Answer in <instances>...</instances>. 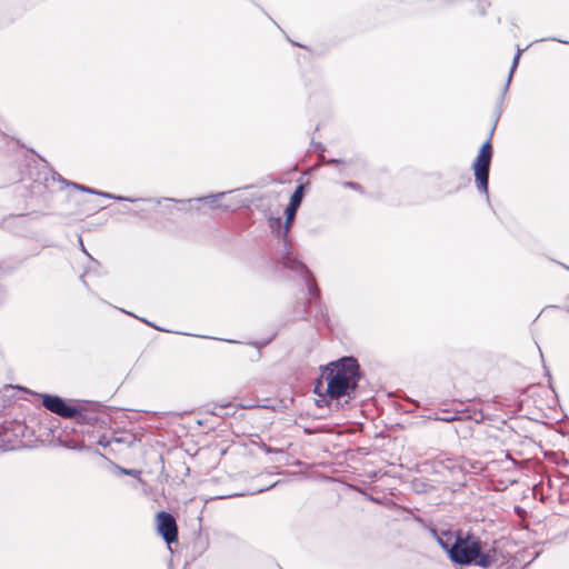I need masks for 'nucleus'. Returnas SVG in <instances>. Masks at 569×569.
<instances>
[{
	"label": "nucleus",
	"instance_id": "a211bd4d",
	"mask_svg": "<svg viewBox=\"0 0 569 569\" xmlns=\"http://www.w3.org/2000/svg\"><path fill=\"white\" fill-rule=\"evenodd\" d=\"M111 442V440H107L106 437H102L100 440H99V445L102 446V447H107L109 446Z\"/></svg>",
	"mask_w": 569,
	"mask_h": 569
},
{
	"label": "nucleus",
	"instance_id": "412c9836",
	"mask_svg": "<svg viewBox=\"0 0 569 569\" xmlns=\"http://www.w3.org/2000/svg\"><path fill=\"white\" fill-rule=\"evenodd\" d=\"M455 419H456V417H449V416H446L445 418H441V420L447 421V422L453 421Z\"/></svg>",
	"mask_w": 569,
	"mask_h": 569
},
{
	"label": "nucleus",
	"instance_id": "aec40b11",
	"mask_svg": "<svg viewBox=\"0 0 569 569\" xmlns=\"http://www.w3.org/2000/svg\"><path fill=\"white\" fill-rule=\"evenodd\" d=\"M111 441H114V442H127V440H126V439H123V438H118V437H113V438L111 439Z\"/></svg>",
	"mask_w": 569,
	"mask_h": 569
},
{
	"label": "nucleus",
	"instance_id": "5701e85b",
	"mask_svg": "<svg viewBox=\"0 0 569 569\" xmlns=\"http://www.w3.org/2000/svg\"><path fill=\"white\" fill-rule=\"evenodd\" d=\"M140 320H141L142 322L147 323V325H148V326H150V327H154V325H152L151 322H149L148 320H146V319H143V318H141Z\"/></svg>",
	"mask_w": 569,
	"mask_h": 569
},
{
	"label": "nucleus",
	"instance_id": "6e6552de",
	"mask_svg": "<svg viewBox=\"0 0 569 569\" xmlns=\"http://www.w3.org/2000/svg\"><path fill=\"white\" fill-rule=\"evenodd\" d=\"M305 191H306V187L302 183L298 184L290 197L289 204L284 209L286 221L283 223V231H282V233L284 236H288V233H289L291 223H292L293 219L296 218L297 211L302 202Z\"/></svg>",
	"mask_w": 569,
	"mask_h": 569
},
{
	"label": "nucleus",
	"instance_id": "2eb2a0df",
	"mask_svg": "<svg viewBox=\"0 0 569 569\" xmlns=\"http://www.w3.org/2000/svg\"><path fill=\"white\" fill-rule=\"evenodd\" d=\"M343 187H345V188L352 189V190H355V191L362 192V187H361V184H359L358 182H355V181H346V182L343 183Z\"/></svg>",
	"mask_w": 569,
	"mask_h": 569
},
{
	"label": "nucleus",
	"instance_id": "6ab92c4d",
	"mask_svg": "<svg viewBox=\"0 0 569 569\" xmlns=\"http://www.w3.org/2000/svg\"><path fill=\"white\" fill-rule=\"evenodd\" d=\"M79 243H80V248H81V251L87 254L89 258H91V256L88 253V251L86 250L84 248V244L82 242V239L79 237Z\"/></svg>",
	"mask_w": 569,
	"mask_h": 569
},
{
	"label": "nucleus",
	"instance_id": "9d476101",
	"mask_svg": "<svg viewBox=\"0 0 569 569\" xmlns=\"http://www.w3.org/2000/svg\"><path fill=\"white\" fill-rule=\"evenodd\" d=\"M520 57H521V50L520 48L518 47L517 48V53L515 54L513 57V60H512V64H511V68H510V72L508 74V78H507V81H506V84L503 86V89H502V93H501V100L503 99L506 92L508 91L509 89V86H510V82H511V79H512V74L516 70V68L518 67L519 64V60H520Z\"/></svg>",
	"mask_w": 569,
	"mask_h": 569
},
{
	"label": "nucleus",
	"instance_id": "f03ea898",
	"mask_svg": "<svg viewBox=\"0 0 569 569\" xmlns=\"http://www.w3.org/2000/svg\"><path fill=\"white\" fill-rule=\"evenodd\" d=\"M486 545L472 533L457 535L450 545L449 558L460 566H477L487 569L497 560L496 549H485Z\"/></svg>",
	"mask_w": 569,
	"mask_h": 569
},
{
	"label": "nucleus",
	"instance_id": "423d86ee",
	"mask_svg": "<svg viewBox=\"0 0 569 569\" xmlns=\"http://www.w3.org/2000/svg\"><path fill=\"white\" fill-rule=\"evenodd\" d=\"M24 426L18 421L7 422L0 426V449H14L18 437L23 435Z\"/></svg>",
	"mask_w": 569,
	"mask_h": 569
},
{
	"label": "nucleus",
	"instance_id": "b1692460",
	"mask_svg": "<svg viewBox=\"0 0 569 569\" xmlns=\"http://www.w3.org/2000/svg\"><path fill=\"white\" fill-rule=\"evenodd\" d=\"M480 13H481V14H485V13H486V8H485V6H481V7H480Z\"/></svg>",
	"mask_w": 569,
	"mask_h": 569
},
{
	"label": "nucleus",
	"instance_id": "ddd939ff",
	"mask_svg": "<svg viewBox=\"0 0 569 569\" xmlns=\"http://www.w3.org/2000/svg\"><path fill=\"white\" fill-rule=\"evenodd\" d=\"M432 532H433L435 537L437 538L438 543L449 555L450 545L452 543L451 536H449L447 539H445L443 537L438 536V533L435 530Z\"/></svg>",
	"mask_w": 569,
	"mask_h": 569
},
{
	"label": "nucleus",
	"instance_id": "7ed1b4c3",
	"mask_svg": "<svg viewBox=\"0 0 569 569\" xmlns=\"http://www.w3.org/2000/svg\"><path fill=\"white\" fill-rule=\"evenodd\" d=\"M492 156V144L490 139H488L481 146L478 156L472 163L476 187L480 193H483L486 196L487 200H489V172Z\"/></svg>",
	"mask_w": 569,
	"mask_h": 569
},
{
	"label": "nucleus",
	"instance_id": "dca6fc26",
	"mask_svg": "<svg viewBox=\"0 0 569 569\" xmlns=\"http://www.w3.org/2000/svg\"><path fill=\"white\" fill-rule=\"evenodd\" d=\"M320 159H321L322 163H325V164H341V163H343L342 160L336 159V158H330V159L326 160L323 154H320Z\"/></svg>",
	"mask_w": 569,
	"mask_h": 569
},
{
	"label": "nucleus",
	"instance_id": "4be33fe9",
	"mask_svg": "<svg viewBox=\"0 0 569 569\" xmlns=\"http://www.w3.org/2000/svg\"><path fill=\"white\" fill-rule=\"evenodd\" d=\"M550 40H552V41H558V42L566 43V44H569V41H567V40H561V39H557V38H551Z\"/></svg>",
	"mask_w": 569,
	"mask_h": 569
},
{
	"label": "nucleus",
	"instance_id": "f257e3e1",
	"mask_svg": "<svg viewBox=\"0 0 569 569\" xmlns=\"http://www.w3.org/2000/svg\"><path fill=\"white\" fill-rule=\"evenodd\" d=\"M313 392L330 408L348 405L357 397L362 377L360 366L353 357H342L320 368Z\"/></svg>",
	"mask_w": 569,
	"mask_h": 569
},
{
	"label": "nucleus",
	"instance_id": "f3484780",
	"mask_svg": "<svg viewBox=\"0 0 569 569\" xmlns=\"http://www.w3.org/2000/svg\"><path fill=\"white\" fill-rule=\"evenodd\" d=\"M281 226H282V219L281 218H276L271 222V227L272 228H274V227L281 228Z\"/></svg>",
	"mask_w": 569,
	"mask_h": 569
},
{
	"label": "nucleus",
	"instance_id": "4468645a",
	"mask_svg": "<svg viewBox=\"0 0 569 569\" xmlns=\"http://www.w3.org/2000/svg\"><path fill=\"white\" fill-rule=\"evenodd\" d=\"M114 468L119 471V473L121 475H127V476H134V477H138L140 475V471L137 470V469H127V468H123V467H120L118 465H114Z\"/></svg>",
	"mask_w": 569,
	"mask_h": 569
},
{
	"label": "nucleus",
	"instance_id": "f8f14e48",
	"mask_svg": "<svg viewBox=\"0 0 569 569\" xmlns=\"http://www.w3.org/2000/svg\"><path fill=\"white\" fill-rule=\"evenodd\" d=\"M59 180L66 184V186H72L74 189H78L82 192H87V193H91V194H96L98 193V190L93 189V188H90V187H87V186H83V184H79V183H76V182H71L69 183L66 179L61 178L59 176Z\"/></svg>",
	"mask_w": 569,
	"mask_h": 569
},
{
	"label": "nucleus",
	"instance_id": "39448f33",
	"mask_svg": "<svg viewBox=\"0 0 569 569\" xmlns=\"http://www.w3.org/2000/svg\"><path fill=\"white\" fill-rule=\"evenodd\" d=\"M287 237L288 236L283 234V254L281 257V263L284 268L298 272L305 279L308 292L310 295L309 303L317 301L320 297V290L312 279L307 266L297 257L292 256Z\"/></svg>",
	"mask_w": 569,
	"mask_h": 569
},
{
	"label": "nucleus",
	"instance_id": "20e7f679",
	"mask_svg": "<svg viewBox=\"0 0 569 569\" xmlns=\"http://www.w3.org/2000/svg\"><path fill=\"white\" fill-rule=\"evenodd\" d=\"M39 397L41 398V405L50 412L64 419L76 418L79 422L86 421L83 408L73 405L72 400L49 393H40Z\"/></svg>",
	"mask_w": 569,
	"mask_h": 569
},
{
	"label": "nucleus",
	"instance_id": "9b49d317",
	"mask_svg": "<svg viewBox=\"0 0 569 569\" xmlns=\"http://www.w3.org/2000/svg\"><path fill=\"white\" fill-rule=\"evenodd\" d=\"M97 196L108 198V199H113L116 201H129V202H136V201H140V200H142V201L151 200V199H144V198H130V197L117 196V194L100 191V190H98Z\"/></svg>",
	"mask_w": 569,
	"mask_h": 569
},
{
	"label": "nucleus",
	"instance_id": "0eeeda50",
	"mask_svg": "<svg viewBox=\"0 0 569 569\" xmlns=\"http://www.w3.org/2000/svg\"><path fill=\"white\" fill-rule=\"evenodd\" d=\"M158 531L163 540L170 545L178 540V527L174 517L166 511L157 515Z\"/></svg>",
	"mask_w": 569,
	"mask_h": 569
},
{
	"label": "nucleus",
	"instance_id": "1a4fd4ad",
	"mask_svg": "<svg viewBox=\"0 0 569 569\" xmlns=\"http://www.w3.org/2000/svg\"><path fill=\"white\" fill-rule=\"evenodd\" d=\"M228 192H218V193H213V194H209V196H202V197H198V198H193V199H188V200H180L179 202L182 203L183 206L184 204H189V207L187 208H182L183 210H197L199 211L200 208L199 207H192L191 206V202L192 201H197V202H204V203H208L210 204L212 208H223V209H228V206H221V204H216L217 200L224 197Z\"/></svg>",
	"mask_w": 569,
	"mask_h": 569
}]
</instances>
